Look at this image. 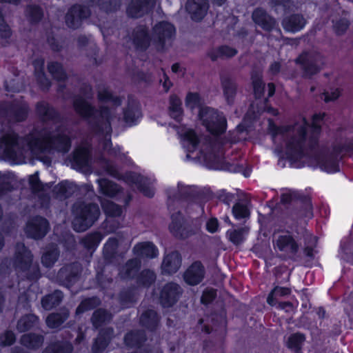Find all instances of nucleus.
<instances>
[{"label": "nucleus", "instance_id": "obj_1", "mask_svg": "<svg viewBox=\"0 0 353 353\" xmlns=\"http://www.w3.org/2000/svg\"><path fill=\"white\" fill-rule=\"evenodd\" d=\"M37 111L43 120H53L54 130L52 128V132L45 130L41 132H34L26 139H18L14 132L4 135L0 140V153L13 163H23L26 157H37L52 148L66 152L70 148L68 132L62 122L55 119V110L50 108L48 103L41 102L37 105Z\"/></svg>", "mask_w": 353, "mask_h": 353}, {"label": "nucleus", "instance_id": "obj_2", "mask_svg": "<svg viewBox=\"0 0 353 353\" xmlns=\"http://www.w3.org/2000/svg\"><path fill=\"white\" fill-rule=\"evenodd\" d=\"M321 115H315L313 117L311 136L306 137V130L308 127L307 123L304 118L299 119L292 125H285L276 127L270 124V130L272 134L274 141L279 137L285 139L286 157L290 160H297L303 154L307 147H312L317 143L318 134L320 132V123L319 121L322 119Z\"/></svg>", "mask_w": 353, "mask_h": 353}, {"label": "nucleus", "instance_id": "obj_3", "mask_svg": "<svg viewBox=\"0 0 353 353\" xmlns=\"http://www.w3.org/2000/svg\"><path fill=\"white\" fill-rule=\"evenodd\" d=\"M98 99L101 103L100 111L94 110L82 97L74 99L73 106L77 113L81 117L96 119L99 130L109 135L112 131L110 121L113 118L114 108L121 104V99L119 97L113 96L104 87L99 89Z\"/></svg>", "mask_w": 353, "mask_h": 353}, {"label": "nucleus", "instance_id": "obj_4", "mask_svg": "<svg viewBox=\"0 0 353 353\" xmlns=\"http://www.w3.org/2000/svg\"><path fill=\"white\" fill-rule=\"evenodd\" d=\"M174 34L173 25L162 21L154 26L151 37H149L145 28L140 26L134 30L130 39L137 48L145 50L152 43L158 50H162L171 44Z\"/></svg>", "mask_w": 353, "mask_h": 353}, {"label": "nucleus", "instance_id": "obj_5", "mask_svg": "<svg viewBox=\"0 0 353 353\" xmlns=\"http://www.w3.org/2000/svg\"><path fill=\"white\" fill-rule=\"evenodd\" d=\"M32 254L22 243L15 247L12 265L19 276H26L30 279H37L40 276L39 265L32 263Z\"/></svg>", "mask_w": 353, "mask_h": 353}, {"label": "nucleus", "instance_id": "obj_6", "mask_svg": "<svg viewBox=\"0 0 353 353\" xmlns=\"http://www.w3.org/2000/svg\"><path fill=\"white\" fill-rule=\"evenodd\" d=\"M74 218L73 228L77 232H83L90 228L99 218L100 210L96 204L76 203L72 209Z\"/></svg>", "mask_w": 353, "mask_h": 353}, {"label": "nucleus", "instance_id": "obj_7", "mask_svg": "<svg viewBox=\"0 0 353 353\" xmlns=\"http://www.w3.org/2000/svg\"><path fill=\"white\" fill-rule=\"evenodd\" d=\"M199 117L207 130L214 134H221L226 129V119L222 113L209 107H201Z\"/></svg>", "mask_w": 353, "mask_h": 353}, {"label": "nucleus", "instance_id": "obj_8", "mask_svg": "<svg viewBox=\"0 0 353 353\" xmlns=\"http://www.w3.org/2000/svg\"><path fill=\"white\" fill-rule=\"evenodd\" d=\"M199 117L207 130L214 134H221L226 129V119L222 113L209 107H201Z\"/></svg>", "mask_w": 353, "mask_h": 353}, {"label": "nucleus", "instance_id": "obj_9", "mask_svg": "<svg viewBox=\"0 0 353 353\" xmlns=\"http://www.w3.org/2000/svg\"><path fill=\"white\" fill-rule=\"evenodd\" d=\"M305 75L311 76L318 72L323 64L322 56L316 52H305L299 56L296 60Z\"/></svg>", "mask_w": 353, "mask_h": 353}, {"label": "nucleus", "instance_id": "obj_10", "mask_svg": "<svg viewBox=\"0 0 353 353\" xmlns=\"http://www.w3.org/2000/svg\"><path fill=\"white\" fill-rule=\"evenodd\" d=\"M90 14V12L87 8L80 5L73 6L65 16V23L70 28H78L81 26L82 20L86 19Z\"/></svg>", "mask_w": 353, "mask_h": 353}, {"label": "nucleus", "instance_id": "obj_11", "mask_svg": "<svg viewBox=\"0 0 353 353\" xmlns=\"http://www.w3.org/2000/svg\"><path fill=\"white\" fill-rule=\"evenodd\" d=\"M48 230V223L46 219L37 216L28 221L26 228V233L33 239L43 237Z\"/></svg>", "mask_w": 353, "mask_h": 353}, {"label": "nucleus", "instance_id": "obj_12", "mask_svg": "<svg viewBox=\"0 0 353 353\" xmlns=\"http://www.w3.org/2000/svg\"><path fill=\"white\" fill-rule=\"evenodd\" d=\"M156 0H132L127 8V14L132 18L141 17L152 10Z\"/></svg>", "mask_w": 353, "mask_h": 353}, {"label": "nucleus", "instance_id": "obj_13", "mask_svg": "<svg viewBox=\"0 0 353 353\" xmlns=\"http://www.w3.org/2000/svg\"><path fill=\"white\" fill-rule=\"evenodd\" d=\"M181 294V287L174 283L166 284L162 289L160 294V301L163 307L173 305L179 299Z\"/></svg>", "mask_w": 353, "mask_h": 353}, {"label": "nucleus", "instance_id": "obj_14", "mask_svg": "<svg viewBox=\"0 0 353 353\" xmlns=\"http://www.w3.org/2000/svg\"><path fill=\"white\" fill-rule=\"evenodd\" d=\"M205 270L200 261L194 262L183 274L185 282L190 285H196L204 279Z\"/></svg>", "mask_w": 353, "mask_h": 353}, {"label": "nucleus", "instance_id": "obj_15", "mask_svg": "<svg viewBox=\"0 0 353 353\" xmlns=\"http://www.w3.org/2000/svg\"><path fill=\"white\" fill-rule=\"evenodd\" d=\"M172 221L169 225L170 232L178 238L185 239L191 236L193 231L185 224L180 213L172 215Z\"/></svg>", "mask_w": 353, "mask_h": 353}, {"label": "nucleus", "instance_id": "obj_16", "mask_svg": "<svg viewBox=\"0 0 353 353\" xmlns=\"http://www.w3.org/2000/svg\"><path fill=\"white\" fill-rule=\"evenodd\" d=\"M186 9L194 21L201 20L208 10L207 0H188Z\"/></svg>", "mask_w": 353, "mask_h": 353}, {"label": "nucleus", "instance_id": "obj_17", "mask_svg": "<svg viewBox=\"0 0 353 353\" xmlns=\"http://www.w3.org/2000/svg\"><path fill=\"white\" fill-rule=\"evenodd\" d=\"M274 248L287 254H295L298 250L296 241L289 234H284L275 237Z\"/></svg>", "mask_w": 353, "mask_h": 353}, {"label": "nucleus", "instance_id": "obj_18", "mask_svg": "<svg viewBox=\"0 0 353 353\" xmlns=\"http://www.w3.org/2000/svg\"><path fill=\"white\" fill-rule=\"evenodd\" d=\"M252 18L257 26L265 31L272 30L276 25L275 20L261 8L255 9L252 13Z\"/></svg>", "mask_w": 353, "mask_h": 353}, {"label": "nucleus", "instance_id": "obj_19", "mask_svg": "<svg viewBox=\"0 0 353 353\" xmlns=\"http://www.w3.org/2000/svg\"><path fill=\"white\" fill-rule=\"evenodd\" d=\"M181 265V258L177 252L167 254L163 261L161 268L163 273L174 274L178 271Z\"/></svg>", "mask_w": 353, "mask_h": 353}, {"label": "nucleus", "instance_id": "obj_20", "mask_svg": "<svg viewBox=\"0 0 353 353\" xmlns=\"http://www.w3.org/2000/svg\"><path fill=\"white\" fill-rule=\"evenodd\" d=\"M305 25V19L300 14H292L285 17L282 22L283 28L288 31L295 32L301 30Z\"/></svg>", "mask_w": 353, "mask_h": 353}, {"label": "nucleus", "instance_id": "obj_21", "mask_svg": "<svg viewBox=\"0 0 353 353\" xmlns=\"http://www.w3.org/2000/svg\"><path fill=\"white\" fill-rule=\"evenodd\" d=\"M134 252L137 256L154 258L158 255V250L155 245L150 242L137 244Z\"/></svg>", "mask_w": 353, "mask_h": 353}, {"label": "nucleus", "instance_id": "obj_22", "mask_svg": "<svg viewBox=\"0 0 353 353\" xmlns=\"http://www.w3.org/2000/svg\"><path fill=\"white\" fill-rule=\"evenodd\" d=\"M59 256V251L57 247L54 245H51L45 249L41 256V263L43 266L51 268L57 261Z\"/></svg>", "mask_w": 353, "mask_h": 353}, {"label": "nucleus", "instance_id": "obj_23", "mask_svg": "<svg viewBox=\"0 0 353 353\" xmlns=\"http://www.w3.org/2000/svg\"><path fill=\"white\" fill-rule=\"evenodd\" d=\"M128 183L135 184L145 196L151 197L154 194V189L152 187L145 186L144 179L142 176L136 174L130 173L126 175Z\"/></svg>", "mask_w": 353, "mask_h": 353}, {"label": "nucleus", "instance_id": "obj_24", "mask_svg": "<svg viewBox=\"0 0 353 353\" xmlns=\"http://www.w3.org/2000/svg\"><path fill=\"white\" fill-rule=\"evenodd\" d=\"M112 332L113 330L110 328H107L105 330H101L100 332L99 335L96 339L92 347V351L94 353H101L105 350Z\"/></svg>", "mask_w": 353, "mask_h": 353}, {"label": "nucleus", "instance_id": "obj_25", "mask_svg": "<svg viewBox=\"0 0 353 353\" xmlns=\"http://www.w3.org/2000/svg\"><path fill=\"white\" fill-rule=\"evenodd\" d=\"M98 183L100 192L109 197L119 196L121 193V189L119 186L107 179H99L98 180Z\"/></svg>", "mask_w": 353, "mask_h": 353}, {"label": "nucleus", "instance_id": "obj_26", "mask_svg": "<svg viewBox=\"0 0 353 353\" xmlns=\"http://www.w3.org/2000/svg\"><path fill=\"white\" fill-rule=\"evenodd\" d=\"M74 162L79 167L88 165L90 161L89 148L88 145L79 147L74 152Z\"/></svg>", "mask_w": 353, "mask_h": 353}, {"label": "nucleus", "instance_id": "obj_27", "mask_svg": "<svg viewBox=\"0 0 353 353\" xmlns=\"http://www.w3.org/2000/svg\"><path fill=\"white\" fill-rule=\"evenodd\" d=\"M170 114L175 120L180 121L183 116V109L180 99L175 94L170 97Z\"/></svg>", "mask_w": 353, "mask_h": 353}, {"label": "nucleus", "instance_id": "obj_28", "mask_svg": "<svg viewBox=\"0 0 353 353\" xmlns=\"http://www.w3.org/2000/svg\"><path fill=\"white\" fill-rule=\"evenodd\" d=\"M236 50L228 46H221L216 49L212 50L208 55L212 61L216 59L230 58L234 56L236 54Z\"/></svg>", "mask_w": 353, "mask_h": 353}, {"label": "nucleus", "instance_id": "obj_29", "mask_svg": "<svg viewBox=\"0 0 353 353\" xmlns=\"http://www.w3.org/2000/svg\"><path fill=\"white\" fill-rule=\"evenodd\" d=\"M63 298L61 291L56 290L52 294L43 297L41 300L42 307L47 310H51L59 304Z\"/></svg>", "mask_w": 353, "mask_h": 353}, {"label": "nucleus", "instance_id": "obj_30", "mask_svg": "<svg viewBox=\"0 0 353 353\" xmlns=\"http://www.w3.org/2000/svg\"><path fill=\"white\" fill-rule=\"evenodd\" d=\"M56 191L60 198H67L77 191V187L72 182L65 181L57 186Z\"/></svg>", "mask_w": 353, "mask_h": 353}, {"label": "nucleus", "instance_id": "obj_31", "mask_svg": "<svg viewBox=\"0 0 353 353\" xmlns=\"http://www.w3.org/2000/svg\"><path fill=\"white\" fill-rule=\"evenodd\" d=\"M141 117L140 108L137 103L130 104L124 111V121L129 125L134 123Z\"/></svg>", "mask_w": 353, "mask_h": 353}, {"label": "nucleus", "instance_id": "obj_32", "mask_svg": "<svg viewBox=\"0 0 353 353\" xmlns=\"http://www.w3.org/2000/svg\"><path fill=\"white\" fill-rule=\"evenodd\" d=\"M101 206L104 212L109 217H118L122 214L121 208L109 200L105 199L102 201Z\"/></svg>", "mask_w": 353, "mask_h": 353}, {"label": "nucleus", "instance_id": "obj_33", "mask_svg": "<svg viewBox=\"0 0 353 353\" xmlns=\"http://www.w3.org/2000/svg\"><path fill=\"white\" fill-rule=\"evenodd\" d=\"M291 290L290 288L276 286L269 294L267 302L270 305H274L276 303L278 298L288 296Z\"/></svg>", "mask_w": 353, "mask_h": 353}, {"label": "nucleus", "instance_id": "obj_34", "mask_svg": "<svg viewBox=\"0 0 353 353\" xmlns=\"http://www.w3.org/2000/svg\"><path fill=\"white\" fill-rule=\"evenodd\" d=\"M305 340V337L303 334L295 333L290 335L287 341L288 348L295 352H299Z\"/></svg>", "mask_w": 353, "mask_h": 353}, {"label": "nucleus", "instance_id": "obj_35", "mask_svg": "<svg viewBox=\"0 0 353 353\" xmlns=\"http://www.w3.org/2000/svg\"><path fill=\"white\" fill-rule=\"evenodd\" d=\"M139 266L140 261L138 259H135L128 261L120 272L121 277L125 279L132 277L137 272Z\"/></svg>", "mask_w": 353, "mask_h": 353}, {"label": "nucleus", "instance_id": "obj_36", "mask_svg": "<svg viewBox=\"0 0 353 353\" xmlns=\"http://www.w3.org/2000/svg\"><path fill=\"white\" fill-rule=\"evenodd\" d=\"M38 318L34 314H29L20 319L17 323V329L20 332H25L36 325Z\"/></svg>", "mask_w": 353, "mask_h": 353}, {"label": "nucleus", "instance_id": "obj_37", "mask_svg": "<svg viewBox=\"0 0 353 353\" xmlns=\"http://www.w3.org/2000/svg\"><path fill=\"white\" fill-rule=\"evenodd\" d=\"M68 317V312L65 310L61 314H51L46 319V323L49 327L56 328L61 325Z\"/></svg>", "mask_w": 353, "mask_h": 353}, {"label": "nucleus", "instance_id": "obj_38", "mask_svg": "<svg viewBox=\"0 0 353 353\" xmlns=\"http://www.w3.org/2000/svg\"><path fill=\"white\" fill-rule=\"evenodd\" d=\"M318 164L322 170L327 172H335L339 170L336 160L333 157H321L318 159Z\"/></svg>", "mask_w": 353, "mask_h": 353}, {"label": "nucleus", "instance_id": "obj_39", "mask_svg": "<svg viewBox=\"0 0 353 353\" xmlns=\"http://www.w3.org/2000/svg\"><path fill=\"white\" fill-rule=\"evenodd\" d=\"M222 87L225 98L228 103L232 102L236 94V85L235 83L229 79H224L222 80Z\"/></svg>", "mask_w": 353, "mask_h": 353}, {"label": "nucleus", "instance_id": "obj_40", "mask_svg": "<svg viewBox=\"0 0 353 353\" xmlns=\"http://www.w3.org/2000/svg\"><path fill=\"white\" fill-rule=\"evenodd\" d=\"M141 322L144 326L153 329L159 322V317L155 311L150 310L141 315Z\"/></svg>", "mask_w": 353, "mask_h": 353}, {"label": "nucleus", "instance_id": "obj_41", "mask_svg": "<svg viewBox=\"0 0 353 353\" xmlns=\"http://www.w3.org/2000/svg\"><path fill=\"white\" fill-rule=\"evenodd\" d=\"M21 343L29 348H37L43 343V338L40 335L27 334L22 336Z\"/></svg>", "mask_w": 353, "mask_h": 353}, {"label": "nucleus", "instance_id": "obj_42", "mask_svg": "<svg viewBox=\"0 0 353 353\" xmlns=\"http://www.w3.org/2000/svg\"><path fill=\"white\" fill-rule=\"evenodd\" d=\"M181 136L183 137L184 144H187L192 150L196 148L199 143V137L194 130L188 129L181 132Z\"/></svg>", "mask_w": 353, "mask_h": 353}, {"label": "nucleus", "instance_id": "obj_43", "mask_svg": "<svg viewBox=\"0 0 353 353\" xmlns=\"http://www.w3.org/2000/svg\"><path fill=\"white\" fill-rule=\"evenodd\" d=\"M145 340L144 334L141 332H132L125 336V343L127 345L134 347Z\"/></svg>", "mask_w": 353, "mask_h": 353}, {"label": "nucleus", "instance_id": "obj_44", "mask_svg": "<svg viewBox=\"0 0 353 353\" xmlns=\"http://www.w3.org/2000/svg\"><path fill=\"white\" fill-rule=\"evenodd\" d=\"M79 265L77 264L70 265L61 268L59 272V276L61 279L65 278L68 281H71L73 277H75L79 273Z\"/></svg>", "mask_w": 353, "mask_h": 353}, {"label": "nucleus", "instance_id": "obj_45", "mask_svg": "<svg viewBox=\"0 0 353 353\" xmlns=\"http://www.w3.org/2000/svg\"><path fill=\"white\" fill-rule=\"evenodd\" d=\"M112 316L104 310H98L94 312L92 316V323L94 327H99L103 323L111 319Z\"/></svg>", "mask_w": 353, "mask_h": 353}, {"label": "nucleus", "instance_id": "obj_46", "mask_svg": "<svg viewBox=\"0 0 353 353\" xmlns=\"http://www.w3.org/2000/svg\"><path fill=\"white\" fill-rule=\"evenodd\" d=\"M72 345L68 343H57L49 346L45 353H70Z\"/></svg>", "mask_w": 353, "mask_h": 353}, {"label": "nucleus", "instance_id": "obj_47", "mask_svg": "<svg viewBox=\"0 0 353 353\" xmlns=\"http://www.w3.org/2000/svg\"><path fill=\"white\" fill-rule=\"evenodd\" d=\"M252 80L254 95L256 97L259 98L262 96L264 90V83L261 80V74H252Z\"/></svg>", "mask_w": 353, "mask_h": 353}, {"label": "nucleus", "instance_id": "obj_48", "mask_svg": "<svg viewBox=\"0 0 353 353\" xmlns=\"http://www.w3.org/2000/svg\"><path fill=\"white\" fill-rule=\"evenodd\" d=\"M48 70L50 73L58 81L64 80L66 77L65 72L62 66L58 63H50L48 65Z\"/></svg>", "mask_w": 353, "mask_h": 353}, {"label": "nucleus", "instance_id": "obj_49", "mask_svg": "<svg viewBox=\"0 0 353 353\" xmlns=\"http://www.w3.org/2000/svg\"><path fill=\"white\" fill-rule=\"evenodd\" d=\"M100 301L97 298L93 297L83 301L77 307L76 313L79 314L83 312L91 310L99 304Z\"/></svg>", "mask_w": 353, "mask_h": 353}, {"label": "nucleus", "instance_id": "obj_50", "mask_svg": "<svg viewBox=\"0 0 353 353\" xmlns=\"http://www.w3.org/2000/svg\"><path fill=\"white\" fill-rule=\"evenodd\" d=\"M232 213L237 219L247 218L250 216V212L247 205L243 203H236L232 208Z\"/></svg>", "mask_w": 353, "mask_h": 353}, {"label": "nucleus", "instance_id": "obj_51", "mask_svg": "<svg viewBox=\"0 0 353 353\" xmlns=\"http://www.w3.org/2000/svg\"><path fill=\"white\" fill-rule=\"evenodd\" d=\"M248 233L246 228L234 230L228 232L230 240L234 244H240L244 240V234Z\"/></svg>", "mask_w": 353, "mask_h": 353}, {"label": "nucleus", "instance_id": "obj_52", "mask_svg": "<svg viewBox=\"0 0 353 353\" xmlns=\"http://www.w3.org/2000/svg\"><path fill=\"white\" fill-rule=\"evenodd\" d=\"M349 21L345 18H341L334 21L333 29L338 35L344 34L349 27Z\"/></svg>", "mask_w": 353, "mask_h": 353}, {"label": "nucleus", "instance_id": "obj_53", "mask_svg": "<svg viewBox=\"0 0 353 353\" xmlns=\"http://www.w3.org/2000/svg\"><path fill=\"white\" fill-rule=\"evenodd\" d=\"M200 104V97L197 93L189 92L185 98V105L193 109Z\"/></svg>", "mask_w": 353, "mask_h": 353}, {"label": "nucleus", "instance_id": "obj_54", "mask_svg": "<svg viewBox=\"0 0 353 353\" xmlns=\"http://www.w3.org/2000/svg\"><path fill=\"white\" fill-rule=\"evenodd\" d=\"M27 15L30 17V20L33 21H37L42 16L43 12L40 8L37 6H30L26 10Z\"/></svg>", "mask_w": 353, "mask_h": 353}, {"label": "nucleus", "instance_id": "obj_55", "mask_svg": "<svg viewBox=\"0 0 353 353\" xmlns=\"http://www.w3.org/2000/svg\"><path fill=\"white\" fill-rule=\"evenodd\" d=\"M155 278V274L152 271L145 270L141 274L140 282L145 285H150L154 281Z\"/></svg>", "mask_w": 353, "mask_h": 353}, {"label": "nucleus", "instance_id": "obj_56", "mask_svg": "<svg viewBox=\"0 0 353 353\" xmlns=\"http://www.w3.org/2000/svg\"><path fill=\"white\" fill-rule=\"evenodd\" d=\"M101 239L99 234H93L88 235L83 240L85 246L92 248L97 245Z\"/></svg>", "mask_w": 353, "mask_h": 353}, {"label": "nucleus", "instance_id": "obj_57", "mask_svg": "<svg viewBox=\"0 0 353 353\" xmlns=\"http://www.w3.org/2000/svg\"><path fill=\"white\" fill-rule=\"evenodd\" d=\"M30 185L34 192H39L43 189V185L41 183L37 173L31 175L29 178Z\"/></svg>", "mask_w": 353, "mask_h": 353}, {"label": "nucleus", "instance_id": "obj_58", "mask_svg": "<svg viewBox=\"0 0 353 353\" xmlns=\"http://www.w3.org/2000/svg\"><path fill=\"white\" fill-rule=\"evenodd\" d=\"M340 94L341 92L339 89H334L330 92H324L322 99H323L325 102L332 101L338 99Z\"/></svg>", "mask_w": 353, "mask_h": 353}, {"label": "nucleus", "instance_id": "obj_59", "mask_svg": "<svg viewBox=\"0 0 353 353\" xmlns=\"http://www.w3.org/2000/svg\"><path fill=\"white\" fill-rule=\"evenodd\" d=\"M15 340L14 335L12 332H6L3 335L0 336V344L2 345H10L13 343Z\"/></svg>", "mask_w": 353, "mask_h": 353}, {"label": "nucleus", "instance_id": "obj_60", "mask_svg": "<svg viewBox=\"0 0 353 353\" xmlns=\"http://www.w3.org/2000/svg\"><path fill=\"white\" fill-rule=\"evenodd\" d=\"M216 296V291L213 289H207L203 293L201 302L208 304L212 301Z\"/></svg>", "mask_w": 353, "mask_h": 353}, {"label": "nucleus", "instance_id": "obj_61", "mask_svg": "<svg viewBox=\"0 0 353 353\" xmlns=\"http://www.w3.org/2000/svg\"><path fill=\"white\" fill-rule=\"evenodd\" d=\"M117 247V241L115 239L110 238L105 243L104 249L105 252H114Z\"/></svg>", "mask_w": 353, "mask_h": 353}, {"label": "nucleus", "instance_id": "obj_62", "mask_svg": "<svg viewBox=\"0 0 353 353\" xmlns=\"http://www.w3.org/2000/svg\"><path fill=\"white\" fill-rule=\"evenodd\" d=\"M218 226V221L216 219H211L206 223V228L211 233L216 232Z\"/></svg>", "mask_w": 353, "mask_h": 353}, {"label": "nucleus", "instance_id": "obj_63", "mask_svg": "<svg viewBox=\"0 0 353 353\" xmlns=\"http://www.w3.org/2000/svg\"><path fill=\"white\" fill-rule=\"evenodd\" d=\"M10 34H11V33H10V30L9 27L4 23H1L0 24V35L2 37L7 38V37H9L10 36Z\"/></svg>", "mask_w": 353, "mask_h": 353}, {"label": "nucleus", "instance_id": "obj_64", "mask_svg": "<svg viewBox=\"0 0 353 353\" xmlns=\"http://www.w3.org/2000/svg\"><path fill=\"white\" fill-rule=\"evenodd\" d=\"M105 170L110 175H112L114 177H119V174L117 169L112 165L110 164L109 163H106Z\"/></svg>", "mask_w": 353, "mask_h": 353}]
</instances>
